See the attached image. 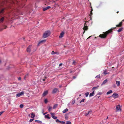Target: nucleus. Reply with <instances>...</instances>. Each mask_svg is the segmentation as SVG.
<instances>
[{
	"instance_id": "nucleus-51",
	"label": "nucleus",
	"mask_w": 124,
	"mask_h": 124,
	"mask_svg": "<svg viewBox=\"0 0 124 124\" xmlns=\"http://www.w3.org/2000/svg\"><path fill=\"white\" fill-rule=\"evenodd\" d=\"M43 80V81H45V79H43V80Z\"/></svg>"
},
{
	"instance_id": "nucleus-57",
	"label": "nucleus",
	"mask_w": 124,
	"mask_h": 124,
	"mask_svg": "<svg viewBox=\"0 0 124 124\" xmlns=\"http://www.w3.org/2000/svg\"><path fill=\"white\" fill-rule=\"evenodd\" d=\"M1 63V60H0V64Z\"/></svg>"
},
{
	"instance_id": "nucleus-33",
	"label": "nucleus",
	"mask_w": 124,
	"mask_h": 124,
	"mask_svg": "<svg viewBox=\"0 0 124 124\" xmlns=\"http://www.w3.org/2000/svg\"><path fill=\"white\" fill-rule=\"evenodd\" d=\"M103 73L105 75H106L108 74V73L107 72V71L106 70H105L103 72Z\"/></svg>"
},
{
	"instance_id": "nucleus-46",
	"label": "nucleus",
	"mask_w": 124,
	"mask_h": 124,
	"mask_svg": "<svg viewBox=\"0 0 124 124\" xmlns=\"http://www.w3.org/2000/svg\"><path fill=\"white\" fill-rule=\"evenodd\" d=\"M4 111H2L0 112V116L1 115L3 112Z\"/></svg>"
},
{
	"instance_id": "nucleus-3",
	"label": "nucleus",
	"mask_w": 124,
	"mask_h": 124,
	"mask_svg": "<svg viewBox=\"0 0 124 124\" xmlns=\"http://www.w3.org/2000/svg\"><path fill=\"white\" fill-rule=\"evenodd\" d=\"M88 22V21H86V22L85 21V23L84 27L83 28V29L84 30V31L83 32V33H84L85 32V31L87 30L88 29V26H86V22Z\"/></svg>"
},
{
	"instance_id": "nucleus-20",
	"label": "nucleus",
	"mask_w": 124,
	"mask_h": 124,
	"mask_svg": "<svg viewBox=\"0 0 124 124\" xmlns=\"http://www.w3.org/2000/svg\"><path fill=\"white\" fill-rule=\"evenodd\" d=\"M123 29V28L121 27L117 31L118 32H121Z\"/></svg>"
},
{
	"instance_id": "nucleus-42",
	"label": "nucleus",
	"mask_w": 124,
	"mask_h": 124,
	"mask_svg": "<svg viewBox=\"0 0 124 124\" xmlns=\"http://www.w3.org/2000/svg\"><path fill=\"white\" fill-rule=\"evenodd\" d=\"M92 14H93V13H92V10H91L89 16H91V15H92Z\"/></svg>"
},
{
	"instance_id": "nucleus-43",
	"label": "nucleus",
	"mask_w": 124,
	"mask_h": 124,
	"mask_svg": "<svg viewBox=\"0 0 124 124\" xmlns=\"http://www.w3.org/2000/svg\"><path fill=\"white\" fill-rule=\"evenodd\" d=\"M34 118L33 119H31L29 121L30 122H32L33 120H34Z\"/></svg>"
},
{
	"instance_id": "nucleus-19",
	"label": "nucleus",
	"mask_w": 124,
	"mask_h": 124,
	"mask_svg": "<svg viewBox=\"0 0 124 124\" xmlns=\"http://www.w3.org/2000/svg\"><path fill=\"white\" fill-rule=\"evenodd\" d=\"M116 84L117 85V86H120V82L119 81H116Z\"/></svg>"
},
{
	"instance_id": "nucleus-2",
	"label": "nucleus",
	"mask_w": 124,
	"mask_h": 124,
	"mask_svg": "<svg viewBox=\"0 0 124 124\" xmlns=\"http://www.w3.org/2000/svg\"><path fill=\"white\" fill-rule=\"evenodd\" d=\"M50 34V31H47L45 32L44 33L43 37L44 38H46Z\"/></svg>"
},
{
	"instance_id": "nucleus-21",
	"label": "nucleus",
	"mask_w": 124,
	"mask_h": 124,
	"mask_svg": "<svg viewBox=\"0 0 124 124\" xmlns=\"http://www.w3.org/2000/svg\"><path fill=\"white\" fill-rule=\"evenodd\" d=\"M5 9L4 8H3L0 11V14L3 13L4 12V10Z\"/></svg>"
},
{
	"instance_id": "nucleus-52",
	"label": "nucleus",
	"mask_w": 124,
	"mask_h": 124,
	"mask_svg": "<svg viewBox=\"0 0 124 124\" xmlns=\"http://www.w3.org/2000/svg\"><path fill=\"white\" fill-rule=\"evenodd\" d=\"M61 87H62V85H60V86H59V87H60V88H61Z\"/></svg>"
},
{
	"instance_id": "nucleus-58",
	"label": "nucleus",
	"mask_w": 124,
	"mask_h": 124,
	"mask_svg": "<svg viewBox=\"0 0 124 124\" xmlns=\"http://www.w3.org/2000/svg\"><path fill=\"white\" fill-rule=\"evenodd\" d=\"M79 96H81V94H80L79 95Z\"/></svg>"
},
{
	"instance_id": "nucleus-61",
	"label": "nucleus",
	"mask_w": 124,
	"mask_h": 124,
	"mask_svg": "<svg viewBox=\"0 0 124 124\" xmlns=\"http://www.w3.org/2000/svg\"><path fill=\"white\" fill-rule=\"evenodd\" d=\"M118 12H119L118 11L117 12V13H118Z\"/></svg>"
},
{
	"instance_id": "nucleus-13",
	"label": "nucleus",
	"mask_w": 124,
	"mask_h": 124,
	"mask_svg": "<svg viewBox=\"0 0 124 124\" xmlns=\"http://www.w3.org/2000/svg\"><path fill=\"white\" fill-rule=\"evenodd\" d=\"M51 8L49 6H47L46 8H43V11H46V10H47V9H49Z\"/></svg>"
},
{
	"instance_id": "nucleus-40",
	"label": "nucleus",
	"mask_w": 124,
	"mask_h": 124,
	"mask_svg": "<svg viewBox=\"0 0 124 124\" xmlns=\"http://www.w3.org/2000/svg\"><path fill=\"white\" fill-rule=\"evenodd\" d=\"M56 122L57 123H60V121L58 119H57L56 120Z\"/></svg>"
},
{
	"instance_id": "nucleus-25",
	"label": "nucleus",
	"mask_w": 124,
	"mask_h": 124,
	"mask_svg": "<svg viewBox=\"0 0 124 124\" xmlns=\"http://www.w3.org/2000/svg\"><path fill=\"white\" fill-rule=\"evenodd\" d=\"M35 121L40 124H41L42 123V121L39 120H35Z\"/></svg>"
},
{
	"instance_id": "nucleus-31",
	"label": "nucleus",
	"mask_w": 124,
	"mask_h": 124,
	"mask_svg": "<svg viewBox=\"0 0 124 124\" xmlns=\"http://www.w3.org/2000/svg\"><path fill=\"white\" fill-rule=\"evenodd\" d=\"M96 78H100V74L99 75H97L95 77Z\"/></svg>"
},
{
	"instance_id": "nucleus-53",
	"label": "nucleus",
	"mask_w": 124,
	"mask_h": 124,
	"mask_svg": "<svg viewBox=\"0 0 124 124\" xmlns=\"http://www.w3.org/2000/svg\"><path fill=\"white\" fill-rule=\"evenodd\" d=\"M92 36H89L88 38L87 39H88L90 38Z\"/></svg>"
},
{
	"instance_id": "nucleus-17",
	"label": "nucleus",
	"mask_w": 124,
	"mask_h": 124,
	"mask_svg": "<svg viewBox=\"0 0 124 124\" xmlns=\"http://www.w3.org/2000/svg\"><path fill=\"white\" fill-rule=\"evenodd\" d=\"M94 91H93L92 93H90L89 94L90 97L93 96L94 95Z\"/></svg>"
},
{
	"instance_id": "nucleus-22",
	"label": "nucleus",
	"mask_w": 124,
	"mask_h": 124,
	"mask_svg": "<svg viewBox=\"0 0 124 124\" xmlns=\"http://www.w3.org/2000/svg\"><path fill=\"white\" fill-rule=\"evenodd\" d=\"M35 116V114L33 113H31V118H34Z\"/></svg>"
},
{
	"instance_id": "nucleus-26",
	"label": "nucleus",
	"mask_w": 124,
	"mask_h": 124,
	"mask_svg": "<svg viewBox=\"0 0 124 124\" xmlns=\"http://www.w3.org/2000/svg\"><path fill=\"white\" fill-rule=\"evenodd\" d=\"M49 115L47 114L45 116V118H48V119H49L50 118V117H49Z\"/></svg>"
},
{
	"instance_id": "nucleus-59",
	"label": "nucleus",
	"mask_w": 124,
	"mask_h": 124,
	"mask_svg": "<svg viewBox=\"0 0 124 124\" xmlns=\"http://www.w3.org/2000/svg\"><path fill=\"white\" fill-rule=\"evenodd\" d=\"M45 114H46V113H45L43 114L44 115H45Z\"/></svg>"
},
{
	"instance_id": "nucleus-48",
	"label": "nucleus",
	"mask_w": 124,
	"mask_h": 124,
	"mask_svg": "<svg viewBox=\"0 0 124 124\" xmlns=\"http://www.w3.org/2000/svg\"><path fill=\"white\" fill-rule=\"evenodd\" d=\"M21 78L20 77H19L18 78V80H21Z\"/></svg>"
},
{
	"instance_id": "nucleus-15",
	"label": "nucleus",
	"mask_w": 124,
	"mask_h": 124,
	"mask_svg": "<svg viewBox=\"0 0 124 124\" xmlns=\"http://www.w3.org/2000/svg\"><path fill=\"white\" fill-rule=\"evenodd\" d=\"M69 113H68L67 114H65V118L66 120H68V119L69 118Z\"/></svg>"
},
{
	"instance_id": "nucleus-37",
	"label": "nucleus",
	"mask_w": 124,
	"mask_h": 124,
	"mask_svg": "<svg viewBox=\"0 0 124 124\" xmlns=\"http://www.w3.org/2000/svg\"><path fill=\"white\" fill-rule=\"evenodd\" d=\"M44 102L45 103H46L47 102V100L46 99L45 100Z\"/></svg>"
},
{
	"instance_id": "nucleus-47",
	"label": "nucleus",
	"mask_w": 124,
	"mask_h": 124,
	"mask_svg": "<svg viewBox=\"0 0 124 124\" xmlns=\"http://www.w3.org/2000/svg\"><path fill=\"white\" fill-rule=\"evenodd\" d=\"M73 78L75 79L76 78V77L75 76H73Z\"/></svg>"
},
{
	"instance_id": "nucleus-45",
	"label": "nucleus",
	"mask_w": 124,
	"mask_h": 124,
	"mask_svg": "<svg viewBox=\"0 0 124 124\" xmlns=\"http://www.w3.org/2000/svg\"><path fill=\"white\" fill-rule=\"evenodd\" d=\"M75 101H72L71 103L72 104H73L75 103Z\"/></svg>"
},
{
	"instance_id": "nucleus-29",
	"label": "nucleus",
	"mask_w": 124,
	"mask_h": 124,
	"mask_svg": "<svg viewBox=\"0 0 124 124\" xmlns=\"http://www.w3.org/2000/svg\"><path fill=\"white\" fill-rule=\"evenodd\" d=\"M4 19V18L3 17H2L1 18L0 20V22H2L3 21Z\"/></svg>"
},
{
	"instance_id": "nucleus-1",
	"label": "nucleus",
	"mask_w": 124,
	"mask_h": 124,
	"mask_svg": "<svg viewBox=\"0 0 124 124\" xmlns=\"http://www.w3.org/2000/svg\"><path fill=\"white\" fill-rule=\"evenodd\" d=\"M112 29H111L104 32V34H100L99 37L101 38H106L108 34L112 32Z\"/></svg>"
},
{
	"instance_id": "nucleus-30",
	"label": "nucleus",
	"mask_w": 124,
	"mask_h": 124,
	"mask_svg": "<svg viewBox=\"0 0 124 124\" xmlns=\"http://www.w3.org/2000/svg\"><path fill=\"white\" fill-rule=\"evenodd\" d=\"M57 105H57V104H55L54 106H53V108L54 109L55 108H56L57 106Z\"/></svg>"
},
{
	"instance_id": "nucleus-6",
	"label": "nucleus",
	"mask_w": 124,
	"mask_h": 124,
	"mask_svg": "<svg viewBox=\"0 0 124 124\" xmlns=\"http://www.w3.org/2000/svg\"><path fill=\"white\" fill-rule=\"evenodd\" d=\"M111 97H113L114 98H117L118 97V94L115 93L113 94L111 96Z\"/></svg>"
},
{
	"instance_id": "nucleus-28",
	"label": "nucleus",
	"mask_w": 124,
	"mask_h": 124,
	"mask_svg": "<svg viewBox=\"0 0 124 124\" xmlns=\"http://www.w3.org/2000/svg\"><path fill=\"white\" fill-rule=\"evenodd\" d=\"M98 87H99V86H97L93 87L92 88V90H93L94 89H97Z\"/></svg>"
},
{
	"instance_id": "nucleus-5",
	"label": "nucleus",
	"mask_w": 124,
	"mask_h": 124,
	"mask_svg": "<svg viewBox=\"0 0 124 124\" xmlns=\"http://www.w3.org/2000/svg\"><path fill=\"white\" fill-rule=\"evenodd\" d=\"M31 45H30L28 47L27 49V52L29 53L31 52Z\"/></svg>"
},
{
	"instance_id": "nucleus-35",
	"label": "nucleus",
	"mask_w": 124,
	"mask_h": 124,
	"mask_svg": "<svg viewBox=\"0 0 124 124\" xmlns=\"http://www.w3.org/2000/svg\"><path fill=\"white\" fill-rule=\"evenodd\" d=\"M28 74L25 76L24 78V79H25L26 78H27V77L28 76Z\"/></svg>"
},
{
	"instance_id": "nucleus-41",
	"label": "nucleus",
	"mask_w": 124,
	"mask_h": 124,
	"mask_svg": "<svg viewBox=\"0 0 124 124\" xmlns=\"http://www.w3.org/2000/svg\"><path fill=\"white\" fill-rule=\"evenodd\" d=\"M85 100L84 99H83L81 101H80V103H81V102H84V101Z\"/></svg>"
},
{
	"instance_id": "nucleus-64",
	"label": "nucleus",
	"mask_w": 124,
	"mask_h": 124,
	"mask_svg": "<svg viewBox=\"0 0 124 124\" xmlns=\"http://www.w3.org/2000/svg\"><path fill=\"white\" fill-rule=\"evenodd\" d=\"M71 72H72V71H70V73H71Z\"/></svg>"
},
{
	"instance_id": "nucleus-18",
	"label": "nucleus",
	"mask_w": 124,
	"mask_h": 124,
	"mask_svg": "<svg viewBox=\"0 0 124 124\" xmlns=\"http://www.w3.org/2000/svg\"><path fill=\"white\" fill-rule=\"evenodd\" d=\"M108 81V80L107 79H106L102 83V84L101 85H103L105 84Z\"/></svg>"
},
{
	"instance_id": "nucleus-34",
	"label": "nucleus",
	"mask_w": 124,
	"mask_h": 124,
	"mask_svg": "<svg viewBox=\"0 0 124 124\" xmlns=\"http://www.w3.org/2000/svg\"><path fill=\"white\" fill-rule=\"evenodd\" d=\"M89 94V93L88 92L86 93H85V96L87 97L88 96Z\"/></svg>"
},
{
	"instance_id": "nucleus-63",
	"label": "nucleus",
	"mask_w": 124,
	"mask_h": 124,
	"mask_svg": "<svg viewBox=\"0 0 124 124\" xmlns=\"http://www.w3.org/2000/svg\"><path fill=\"white\" fill-rule=\"evenodd\" d=\"M47 113V112H46V113H46V114Z\"/></svg>"
},
{
	"instance_id": "nucleus-10",
	"label": "nucleus",
	"mask_w": 124,
	"mask_h": 124,
	"mask_svg": "<svg viewBox=\"0 0 124 124\" xmlns=\"http://www.w3.org/2000/svg\"><path fill=\"white\" fill-rule=\"evenodd\" d=\"M50 114L51 115L52 117L53 118L55 119H56L57 118V117L54 116V113H51Z\"/></svg>"
},
{
	"instance_id": "nucleus-44",
	"label": "nucleus",
	"mask_w": 124,
	"mask_h": 124,
	"mask_svg": "<svg viewBox=\"0 0 124 124\" xmlns=\"http://www.w3.org/2000/svg\"><path fill=\"white\" fill-rule=\"evenodd\" d=\"M7 27V26H4V28L3 29H2V30L3 29H6Z\"/></svg>"
},
{
	"instance_id": "nucleus-32",
	"label": "nucleus",
	"mask_w": 124,
	"mask_h": 124,
	"mask_svg": "<svg viewBox=\"0 0 124 124\" xmlns=\"http://www.w3.org/2000/svg\"><path fill=\"white\" fill-rule=\"evenodd\" d=\"M56 52H54V51H53L51 53V54H56L57 53Z\"/></svg>"
},
{
	"instance_id": "nucleus-49",
	"label": "nucleus",
	"mask_w": 124,
	"mask_h": 124,
	"mask_svg": "<svg viewBox=\"0 0 124 124\" xmlns=\"http://www.w3.org/2000/svg\"><path fill=\"white\" fill-rule=\"evenodd\" d=\"M62 65V63H61L59 65V66H60Z\"/></svg>"
},
{
	"instance_id": "nucleus-11",
	"label": "nucleus",
	"mask_w": 124,
	"mask_h": 124,
	"mask_svg": "<svg viewBox=\"0 0 124 124\" xmlns=\"http://www.w3.org/2000/svg\"><path fill=\"white\" fill-rule=\"evenodd\" d=\"M122 21L120 22L119 24L117 25H116V27H120L122 26Z\"/></svg>"
},
{
	"instance_id": "nucleus-56",
	"label": "nucleus",
	"mask_w": 124,
	"mask_h": 124,
	"mask_svg": "<svg viewBox=\"0 0 124 124\" xmlns=\"http://www.w3.org/2000/svg\"><path fill=\"white\" fill-rule=\"evenodd\" d=\"M91 10H92V11L93 10V9H92H92H91Z\"/></svg>"
},
{
	"instance_id": "nucleus-12",
	"label": "nucleus",
	"mask_w": 124,
	"mask_h": 124,
	"mask_svg": "<svg viewBox=\"0 0 124 124\" xmlns=\"http://www.w3.org/2000/svg\"><path fill=\"white\" fill-rule=\"evenodd\" d=\"M48 93V91H44L43 94H42V96H44L46 95Z\"/></svg>"
},
{
	"instance_id": "nucleus-27",
	"label": "nucleus",
	"mask_w": 124,
	"mask_h": 124,
	"mask_svg": "<svg viewBox=\"0 0 124 124\" xmlns=\"http://www.w3.org/2000/svg\"><path fill=\"white\" fill-rule=\"evenodd\" d=\"M52 109V108L51 106H49V108L48 109V111H49L50 112V111H51V110Z\"/></svg>"
},
{
	"instance_id": "nucleus-16",
	"label": "nucleus",
	"mask_w": 124,
	"mask_h": 124,
	"mask_svg": "<svg viewBox=\"0 0 124 124\" xmlns=\"http://www.w3.org/2000/svg\"><path fill=\"white\" fill-rule=\"evenodd\" d=\"M46 41V40H42L40 41L39 42V43L38 44V46H39V45L42 42H45Z\"/></svg>"
},
{
	"instance_id": "nucleus-4",
	"label": "nucleus",
	"mask_w": 124,
	"mask_h": 124,
	"mask_svg": "<svg viewBox=\"0 0 124 124\" xmlns=\"http://www.w3.org/2000/svg\"><path fill=\"white\" fill-rule=\"evenodd\" d=\"M24 93V92L23 91H22L21 92H20L19 93L17 94L16 96V97H18L20 96L23 94Z\"/></svg>"
},
{
	"instance_id": "nucleus-8",
	"label": "nucleus",
	"mask_w": 124,
	"mask_h": 124,
	"mask_svg": "<svg viewBox=\"0 0 124 124\" xmlns=\"http://www.w3.org/2000/svg\"><path fill=\"white\" fill-rule=\"evenodd\" d=\"M59 92L58 90L56 88H54L52 91L53 93H55L57 92Z\"/></svg>"
},
{
	"instance_id": "nucleus-23",
	"label": "nucleus",
	"mask_w": 124,
	"mask_h": 124,
	"mask_svg": "<svg viewBox=\"0 0 124 124\" xmlns=\"http://www.w3.org/2000/svg\"><path fill=\"white\" fill-rule=\"evenodd\" d=\"M113 91L112 90H110L107 93V94L108 95L110 94V93H112Z\"/></svg>"
},
{
	"instance_id": "nucleus-55",
	"label": "nucleus",
	"mask_w": 124,
	"mask_h": 124,
	"mask_svg": "<svg viewBox=\"0 0 124 124\" xmlns=\"http://www.w3.org/2000/svg\"><path fill=\"white\" fill-rule=\"evenodd\" d=\"M108 117H107V118H106V119H108Z\"/></svg>"
},
{
	"instance_id": "nucleus-38",
	"label": "nucleus",
	"mask_w": 124,
	"mask_h": 124,
	"mask_svg": "<svg viewBox=\"0 0 124 124\" xmlns=\"http://www.w3.org/2000/svg\"><path fill=\"white\" fill-rule=\"evenodd\" d=\"M71 122L70 121H67L66 124H71Z\"/></svg>"
},
{
	"instance_id": "nucleus-60",
	"label": "nucleus",
	"mask_w": 124,
	"mask_h": 124,
	"mask_svg": "<svg viewBox=\"0 0 124 124\" xmlns=\"http://www.w3.org/2000/svg\"><path fill=\"white\" fill-rule=\"evenodd\" d=\"M45 79H46V77H45Z\"/></svg>"
},
{
	"instance_id": "nucleus-14",
	"label": "nucleus",
	"mask_w": 124,
	"mask_h": 124,
	"mask_svg": "<svg viewBox=\"0 0 124 124\" xmlns=\"http://www.w3.org/2000/svg\"><path fill=\"white\" fill-rule=\"evenodd\" d=\"M64 34V32L63 31H62L60 33V35L59 36V38H61L63 37V36Z\"/></svg>"
},
{
	"instance_id": "nucleus-39",
	"label": "nucleus",
	"mask_w": 124,
	"mask_h": 124,
	"mask_svg": "<svg viewBox=\"0 0 124 124\" xmlns=\"http://www.w3.org/2000/svg\"><path fill=\"white\" fill-rule=\"evenodd\" d=\"M60 123L62 124H65V122L64 121H60Z\"/></svg>"
},
{
	"instance_id": "nucleus-50",
	"label": "nucleus",
	"mask_w": 124,
	"mask_h": 124,
	"mask_svg": "<svg viewBox=\"0 0 124 124\" xmlns=\"http://www.w3.org/2000/svg\"><path fill=\"white\" fill-rule=\"evenodd\" d=\"M75 61H73V63H72V64H74L75 63Z\"/></svg>"
},
{
	"instance_id": "nucleus-9",
	"label": "nucleus",
	"mask_w": 124,
	"mask_h": 124,
	"mask_svg": "<svg viewBox=\"0 0 124 124\" xmlns=\"http://www.w3.org/2000/svg\"><path fill=\"white\" fill-rule=\"evenodd\" d=\"M116 108L117 110V111H121V108L120 107V106L119 105H118L116 107Z\"/></svg>"
},
{
	"instance_id": "nucleus-36",
	"label": "nucleus",
	"mask_w": 124,
	"mask_h": 124,
	"mask_svg": "<svg viewBox=\"0 0 124 124\" xmlns=\"http://www.w3.org/2000/svg\"><path fill=\"white\" fill-rule=\"evenodd\" d=\"M23 107V104H21L20 106V107L21 108H22Z\"/></svg>"
},
{
	"instance_id": "nucleus-62",
	"label": "nucleus",
	"mask_w": 124,
	"mask_h": 124,
	"mask_svg": "<svg viewBox=\"0 0 124 124\" xmlns=\"http://www.w3.org/2000/svg\"><path fill=\"white\" fill-rule=\"evenodd\" d=\"M122 21H124V20H122Z\"/></svg>"
},
{
	"instance_id": "nucleus-7",
	"label": "nucleus",
	"mask_w": 124,
	"mask_h": 124,
	"mask_svg": "<svg viewBox=\"0 0 124 124\" xmlns=\"http://www.w3.org/2000/svg\"><path fill=\"white\" fill-rule=\"evenodd\" d=\"M86 112H85V113L84 115L85 116H87L88 114H89L90 113H91L92 112V111H86Z\"/></svg>"
},
{
	"instance_id": "nucleus-24",
	"label": "nucleus",
	"mask_w": 124,
	"mask_h": 124,
	"mask_svg": "<svg viewBox=\"0 0 124 124\" xmlns=\"http://www.w3.org/2000/svg\"><path fill=\"white\" fill-rule=\"evenodd\" d=\"M68 109L67 108H66L63 111H62V112L63 113H66V112H67L68 111Z\"/></svg>"
},
{
	"instance_id": "nucleus-54",
	"label": "nucleus",
	"mask_w": 124,
	"mask_h": 124,
	"mask_svg": "<svg viewBox=\"0 0 124 124\" xmlns=\"http://www.w3.org/2000/svg\"><path fill=\"white\" fill-rule=\"evenodd\" d=\"M90 19L91 20L92 19V18H91V17H90Z\"/></svg>"
}]
</instances>
